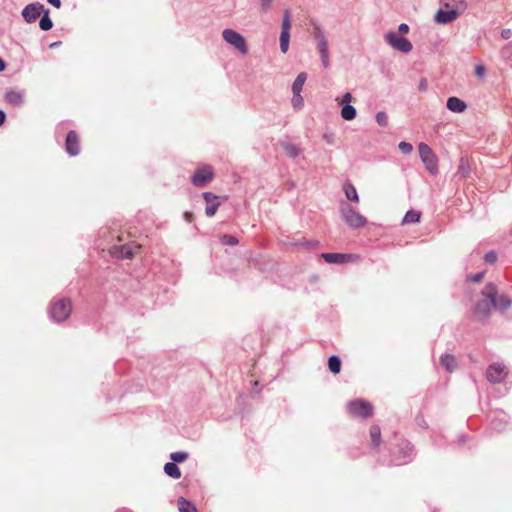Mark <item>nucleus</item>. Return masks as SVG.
Instances as JSON below:
<instances>
[{
	"label": "nucleus",
	"mask_w": 512,
	"mask_h": 512,
	"mask_svg": "<svg viewBox=\"0 0 512 512\" xmlns=\"http://www.w3.org/2000/svg\"><path fill=\"white\" fill-rule=\"evenodd\" d=\"M441 5L446 10L459 11V15L467 9L465 0H441Z\"/></svg>",
	"instance_id": "18"
},
{
	"label": "nucleus",
	"mask_w": 512,
	"mask_h": 512,
	"mask_svg": "<svg viewBox=\"0 0 512 512\" xmlns=\"http://www.w3.org/2000/svg\"><path fill=\"white\" fill-rule=\"evenodd\" d=\"M5 69V63L2 59H0V72Z\"/></svg>",
	"instance_id": "50"
},
{
	"label": "nucleus",
	"mask_w": 512,
	"mask_h": 512,
	"mask_svg": "<svg viewBox=\"0 0 512 512\" xmlns=\"http://www.w3.org/2000/svg\"><path fill=\"white\" fill-rule=\"evenodd\" d=\"M420 218H421V213L416 211V210H409L403 220H402V224H413V223H417L420 221Z\"/></svg>",
	"instance_id": "26"
},
{
	"label": "nucleus",
	"mask_w": 512,
	"mask_h": 512,
	"mask_svg": "<svg viewBox=\"0 0 512 512\" xmlns=\"http://www.w3.org/2000/svg\"><path fill=\"white\" fill-rule=\"evenodd\" d=\"M482 293L485 297L491 299L493 307L499 310H506L511 305V301L505 295H497V289L492 283L487 284Z\"/></svg>",
	"instance_id": "6"
},
{
	"label": "nucleus",
	"mask_w": 512,
	"mask_h": 512,
	"mask_svg": "<svg viewBox=\"0 0 512 512\" xmlns=\"http://www.w3.org/2000/svg\"><path fill=\"white\" fill-rule=\"evenodd\" d=\"M48 2L53 5L54 7L56 8H59L60 5H61V1L60 0H48Z\"/></svg>",
	"instance_id": "48"
},
{
	"label": "nucleus",
	"mask_w": 512,
	"mask_h": 512,
	"mask_svg": "<svg viewBox=\"0 0 512 512\" xmlns=\"http://www.w3.org/2000/svg\"><path fill=\"white\" fill-rule=\"evenodd\" d=\"M440 363L449 372L454 371L457 367L456 358L450 354L443 355L440 359Z\"/></svg>",
	"instance_id": "23"
},
{
	"label": "nucleus",
	"mask_w": 512,
	"mask_h": 512,
	"mask_svg": "<svg viewBox=\"0 0 512 512\" xmlns=\"http://www.w3.org/2000/svg\"><path fill=\"white\" fill-rule=\"evenodd\" d=\"M5 119H6L5 113L2 110H0V126L3 125V123L5 122Z\"/></svg>",
	"instance_id": "49"
},
{
	"label": "nucleus",
	"mask_w": 512,
	"mask_h": 512,
	"mask_svg": "<svg viewBox=\"0 0 512 512\" xmlns=\"http://www.w3.org/2000/svg\"><path fill=\"white\" fill-rule=\"evenodd\" d=\"M341 117L344 120L351 121L356 117V109L350 104L342 106Z\"/></svg>",
	"instance_id": "27"
},
{
	"label": "nucleus",
	"mask_w": 512,
	"mask_h": 512,
	"mask_svg": "<svg viewBox=\"0 0 512 512\" xmlns=\"http://www.w3.org/2000/svg\"><path fill=\"white\" fill-rule=\"evenodd\" d=\"M501 36L504 39H509L512 36V30L511 29H504V30H502Z\"/></svg>",
	"instance_id": "45"
},
{
	"label": "nucleus",
	"mask_w": 512,
	"mask_h": 512,
	"mask_svg": "<svg viewBox=\"0 0 512 512\" xmlns=\"http://www.w3.org/2000/svg\"><path fill=\"white\" fill-rule=\"evenodd\" d=\"M398 30L401 34H407L409 32V26L405 23L399 25Z\"/></svg>",
	"instance_id": "44"
},
{
	"label": "nucleus",
	"mask_w": 512,
	"mask_h": 512,
	"mask_svg": "<svg viewBox=\"0 0 512 512\" xmlns=\"http://www.w3.org/2000/svg\"><path fill=\"white\" fill-rule=\"evenodd\" d=\"M223 39L238 50L242 55L248 53V46L245 38L233 29H225L222 32Z\"/></svg>",
	"instance_id": "5"
},
{
	"label": "nucleus",
	"mask_w": 512,
	"mask_h": 512,
	"mask_svg": "<svg viewBox=\"0 0 512 512\" xmlns=\"http://www.w3.org/2000/svg\"><path fill=\"white\" fill-rule=\"evenodd\" d=\"M272 3V0H261V5L264 10H267Z\"/></svg>",
	"instance_id": "46"
},
{
	"label": "nucleus",
	"mask_w": 512,
	"mask_h": 512,
	"mask_svg": "<svg viewBox=\"0 0 512 512\" xmlns=\"http://www.w3.org/2000/svg\"><path fill=\"white\" fill-rule=\"evenodd\" d=\"M184 218L187 222H192L193 220V213L192 212H185Z\"/></svg>",
	"instance_id": "47"
},
{
	"label": "nucleus",
	"mask_w": 512,
	"mask_h": 512,
	"mask_svg": "<svg viewBox=\"0 0 512 512\" xmlns=\"http://www.w3.org/2000/svg\"><path fill=\"white\" fill-rule=\"evenodd\" d=\"M164 471L169 477L173 479H179L181 477V471L174 462L166 463L164 465Z\"/></svg>",
	"instance_id": "24"
},
{
	"label": "nucleus",
	"mask_w": 512,
	"mask_h": 512,
	"mask_svg": "<svg viewBox=\"0 0 512 512\" xmlns=\"http://www.w3.org/2000/svg\"><path fill=\"white\" fill-rule=\"evenodd\" d=\"M39 26L42 30L48 31L52 28L53 23L52 20L49 17V10H44V15L40 19Z\"/></svg>",
	"instance_id": "30"
},
{
	"label": "nucleus",
	"mask_w": 512,
	"mask_h": 512,
	"mask_svg": "<svg viewBox=\"0 0 512 512\" xmlns=\"http://www.w3.org/2000/svg\"><path fill=\"white\" fill-rule=\"evenodd\" d=\"M353 100V96L351 93L349 92H346L345 94H343V96L341 98H336V101L344 106V105H347V104H350V102Z\"/></svg>",
	"instance_id": "39"
},
{
	"label": "nucleus",
	"mask_w": 512,
	"mask_h": 512,
	"mask_svg": "<svg viewBox=\"0 0 512 512\" xmlns=\"http://www.w3.org/2000/svg\"><path fill=\"white\" fill-rule=\"evenodd\" d=\"M66 152L71 156H76L80 152V141L75 131H69L65 142Z\"/></svg>",
	"instance_id": "14"
},
{
	"label": "nucleus",
	"mask_w": 512,
	"mask_h": 512,
	"mask_svg": "<svg viewBox=\"0 0 512 512\" xmlns=\"http://www.w3.org/2000/svg\"><path fill=\"white\" fill-rule=\"evenodd\" d=\"M426 83H425V80H422L421 83H420V86L421 87H425Z\"/></svg>",
	"instance_id": "51"
},
{
	"label": "nucleus",
	"mask_w": 512,
	"mask_h": 512,
	"mask_svg": "<svg viewBox=\"0 0 512 512\" xmlns=\"http://www.w3.org/2000/svg\"><path fill=\"white\" fill-rule=\"evenodd\" d=\"M141 245L136 242H129L124 245L113 246L110 253L119 259H132L141 250Z\"/></svg>",
	"instance_id": "8"
},
{
	"label": "nucleus",
	"mask_w": 512,
	"mask_h": 512,
	"mask_svg": "<svg viewBox=\"0 0 512 512\" xmlns=\"http://www.w3.org/2000/svg\"><path fill=\"white\" fill-rule=\"evenodd\" d=\"M459 16V11H452L441 8L435 14L434 19L439 24H448L455 21Z\"/></svg>",
	"instance_id": "16"
},
{
	"label": "nucleus",
	"mask_w": 512,
	"mask_h": 512,
	"mask_svg": "<svg viewBox=\"0 0 512 512\" xmlns=\"http://www.w3.org/2000/svg\"><path fill=\"white\" fill-rule=\"evenodd\" d=\"M398 147L403 154H410L413 150V146L410 143L404 141L400 142Z\"/></svg>",
	"instance_id": "40"
},
{
	"label": "nucleus",
	"mask_w": 512,
	"mask_h": 512,
	"mask_svg": "<svg viewBox=\"0 0 512 512\" xmlns=\"http://www.w3.org/2000/svg\"><path fill=\"white\" fill-rule=\"evenodd\" d=\"M385 40L393 49L402 53H409L412 50L410 41L398 36L395 32H388L385 35Z\"/></svg>",
	"instance_id": "9"
},
{
	"label": "nucleus",
	"mask_w": 512,
	"mask_h": 512,
	"mask_svg": "<svg viewBox=\"0 0 512 512\" xmlns=\"http://www.w3.org/2000/svg\"><path fill=\"white\" fill-rule=\"evenodd\" d=\"M343 190H344L345 196L348 200L353 201L355 203H359V196H358L357 190L352 183H350V182L344 183Z\"/></svg>",
	"instance_id": "21"
},
{
	"label": "nucleus",
	"mask_w": 512,
	"mask_h": 512,
	"mask_svg": "<svg viewBox=\"0 0 512 512\" xmlns=\"http://www.w3.org/2000/svg\"><path fill=\"white\" fill-rule=\"evenodd\" d=\"M203 198L207 203V207L205 209V214L208 217H212L216 214L218 207L220 206L219 196L211 193V192H204Z\"/></svg>",
	"instance_id": "15"
},
{
	"label": "nucleus",
	"mask_w": 512,
	"mask_h": 512,
	"mask_svg": "<svg viewBox=\"0 0 512 512\" xmlns=\"http://www.w3.org/2000/svg\"><path fill=\"white\" fill-rule=\"evenodd\" d=\"M282 148L290 158H295L299 155V149L294 144L283 143Z\"/></svg>",
	"instance_id": "32"
},
{
	"label": "nucleus",
	"mask_w": 512,
	"mask_h": 512,
	"mask_svg": "<svg viewBox=\"0 0 512 512\" xmlns=\"http://www.w3.org/2000/svg\"><path fill=\"white\" fill-rule=\"evenodd\" d=\"M321 257L327 263H335V264L354 262V261H358L360 259L359 255H357V254H342V253H323L321 255Z\"/></svg>",
	"instance_id": "11"
},
{
	"label": "nucleus",
	"mask_w": 512,
	"mask_h": 512,
	"mask_svg": "<svg viewBox=\"0 0 512 512\" xmlns=\"http://www.w3.org/2000/svg\"><path fill=\"white\" fill-rule=\"evenodd\" d=\"M376 121L380 126H387L388 125V116L385 112H378L376 115Z\"/></svg>",
	"instance_id": "38"
},
{
	"label": "nucleus",
	"mask_w": 512,
	"mask_h": 512,
	"mask_svg": "<svg viewBox=\"0 0 512 512\" xmlns=\"http://www.w3.org/2000/svg\"><path fill=\"white\" fill-rule=\"evenodd\" d=\"M300 93L301 92H293L292 105L295 109H300L304 104L303 97Z\"/></svg>",
	"instance_id": "35"
},
{
	"label": "nucleus",
	"mask_w": 512,
	"mask_h": 512,
	"mask_svg": "<svg viewBox=\"0 0 512 512\" xmlns=\"http://www.w3.org/2000/svg\"><path fill=\"white\" fill-rule=\"evenodd\" d=\"M42 12H44V5L36 2L27 5L22 11V16L28 23H32L39 18Z\"/></svg>",
	"instance_id": "13"
},
{
	"label": "nucleus",
	"mask_w": 512,
	"mask_h": 512,
	"mask_svg": "<svg viewBox=\"0 0 512 512\" xmlns=\"http://www.w3.org/2000/svg\"><path fill=\"white\" fill-rule=\"evenodd\" d=\"M220 241L223 245H237L238 244V239L232 235H223L221 238H220Z\"/></svg>",
	"instance_id": "36"
},
{
	"label": "nucleus",
	"mask_w": 512,
	"mask_h": 512,
	"mask_svg": "<svg viewBox=\"0 0 512 512\" xmlns=\"http://www.w3.org/2000/svg\"><path fill=\"white\" fill-rule=\"evenodd\" d=\"M291 21H290V13L288 10L285 11L284 17L282 20L281 33H290Z\"/></svg>",
	"instance_id": "34"
},
{
	"label": "nucleus",
	"mask_w": 512,
	"mask_h": 512,
	"mask_svg": "<svg viewBox=\"0 0 512 512\" xmlns=\"http://www.w3.org/2000/svg\"><path fill=\"white\" fill-rule=\"evenodd\" d=\"M170 458L174 462L181 463V462H184L188 458V454L186 452H173V453H171Z\"/></svg>",
	"instance_id": "37"
},
{
	"label": "nucleus",
	"mask_w": 512,
	"mask_h": 512,
	"mask_svg": "<svg viewBox=\"0 0 512 512\" xmlns=\"http://www.w3.org/2000/svg\"><path fill=\"white\" fill-rule=\"evenodd\" d=\"M485 67L483 65H478L476 66L475 68V74L479 77V78H482L485 74Z\"/></svg>",
	"instance_id": "42"
},
{
	"label": "nucleus",
	"mask_w": 512,
	"mask_h": 512,
	"mask_svg": "<svg viewBox=\"0 0 512 512\" xmlns=\"http://www.w3.org/2000/svg\"><path fill=\"white\" fill-rule=\"evenodd\" d=\"M348 413L353 417L369 418L373 414V406L362 399H356L348 403Z\"/></svg>",
	"instance_id": "4"
},
{
	"label": "nucleus",
	"mask_w": 512,
	"mask_h": 512,
	"mask_svg": "<svg viewBox=\"0 0 512 512\" xmlns=\"http://www.w3.org/2000/svg\"><path fill=\"white\" fill-rule=\"evenodd\" d=\"M470 173V164L468 159L461 158L458 165V174H460L462 177L468 176Z\"/></svg>",
	"instance_id": "31"
},
{
	"label": "nucleus",
	"mask_w": 512,
	"mask_h": 512,
	"mask_svg": "<svg viewBox=\"0 0 512 512\" xmlns=\"http://www.w3.org/2000/svg\"><path fill=\"white\" fill-rule=\"evenodd\" d=\"M370 438L375 448H378L381 443V430L379 426L372 425L369 430Z\"/></svg>",
	"instance_id": "25"
},
{
	"label": "nucleus",
	"mask_w": 512,
	"mask_h": 512,
	"mask_svg": "<svg viewBox=\"0 0 512 512\" xmlns=\"http://www.w3.org/2000/svg\"><path fill=\"white\" fill-rule=\"evenodd\" d=\"M179 512H198L196 506L184 497H179L177 500Z\"/></svg>",
	"instance_id": "22"
},
{
	"label": "nucleus",
	"mask_w": 512,
	"mask_h": 512,
	"mask_svg": "<svg viewBox=\"0 0 512 512\" xmlns=\"http://www.w3.org/2000/svg\"><path fill=\"white\" fill-rule=\"evenodd\" d=\"M508 371L505 366L500 364H491L486 372L487 379L493 383H499L505 379Z\"/></svg>",
	"instance_id": "12"
},
{
	"label": "nucleus",
	"mask_w": 512,
	"mask_h": 512,
	"mask_svg": "<svg viewBox=\"0 0 512 512\" xmlns=\"http://www.w3.org/2000/svg\"><path fill=\"white\" fill-rule=\"evenodd\" d=\"M72 312V302L68 298L56 299L51 302L49 313L56 322L67 320Z\"/></svg>",
	"instance_id": "1"
},
{
	"label": "nucleus",
	"mask_w": 512,
	"mask_h": 512,
	"mask_svg": "<svg viewBox=\"0 0 512 512\" xmlns=\"http://www.w3.org/2000/svg\"><path fill=\"white\" fill-rule=\"evenodd\" d=\"M341 219L352 229H359L367 224V219L350 205L340 208Z\"/></svg>",
	"instance_id": "2"
},
{
	"label": "nucleus",
	"mask_w": 512,
	"mask_h": 512,
	"mask_svg": "<svg viewBox=\"0 0 512 512\" xmlns=\"http://www.w3.org/2000/svg\"><path fill=\"white\" fill-rule=\"evenodd\" d=\"M328 368L333 374H338L341 369V361L337 356H331L328 360Z\"/></svg>",
	"instance_id": "29"
},
{
	"label": "nucleus",
	"mask_w": 512,
	"mask_h": 512,
	"mask_svg": "<svg viewBox=\"0 0 512 512\" xmlns=\"http://www.w3.org/2000/svg\"><path fill=\"white\" fill-rule=\"evenodd\" d=\"M466 107V103L457 97H450L447 100V108L452 112L462 113Z\"/></svg>",
	"instance_id": "20"
},
{
	"label": "nucleus",
	"mask_w": 512,
	"mask_h": 512,
	"mask_svg": "<svg viewBox=\"0 0 512 512\" xmlns=\"http://www.w3.org/2000/svg\"><path fill=\"white\" fill-rule=\"evenodd\" d=\"M214 178V172L211 166L204 165L196 169L193 177L192 183L196 187H203L207 183L211 182Z\"/></svg>",
	"instance_id": "10"
},
{
	"label": "nucleus",
	"mask_w": 512,
	"mask_h": 512,
	"mask_svg": "<svg viewBox=\"0 0 512 512\" xmlns=\"http://www.w3.org/2000/svg\"><path fill=\"white\" fill-rule=\"evenodd\" d=\"M497 260V254L493 251L491 252H488L486 255H485V261L488 262V263H494L495 261Z\"/></svg>",
	"instance_id": "41"
},
{
	"label": "nucleus",
	"mask_w": 512,
	"mask_h": 512,
	"mask_svg": "<svg viewBox=\"0 0 512 512\" xmlns=\"http://www.w3.org/2000/svg\"><path fill=\"white\" fill-rule=\"evenodd\" d=\"M313 37L317 41V48L320 53L322 64L325 68H327L330 64L328 41L325 37L324 32L318 25L314 26Z\"/></svg>",
	"instance_id": "7"
},
{
	"label": "nucleus",
	"mask_w": 512,
	"mask_h": 512,
	"mask_svg": "<svg viewBox=\"0 0 512 512\" xmlns=\"http://www.w3.org/2000/svg\"><path fill=\"white\" fill-rule=\"evenodd\" d=\"M4 98L13 107H20L24 103V94L21 91L9 90L5 93Z\"/></svg>",
	"instance_id": "17"
},
{
	"label": "nucleus",
	"mask_w": 512,
	"mask_h": 512,
	"mask_svg": "<svg viewBox=\"0 0 512 512\" xmlns=\"http://www.w3.org/2000/svg\"><path fill=\"white\" fill-rule=\"evenodd\" d=\"M290 33H281L280 35V49L283 53H286L289 48Z\"/></svg>",
	"instance_id": "33"
},
{
	"label": "nucleus",
	"mask_w": 512,
	"mask_h": 512,
	"mask_svg": "<svg viewBox=\"0 0 512 512\" xmlns=\"http://www.w3.org/2000/svg\"><path fill=\"white\" fill-rule=\"evenodd\" d=\"M483 277H484V273L481 272V273H477V274L469 276V279L473 282H480V281H482Z\"/></svg>",
	"instance_id": "43"
},
{
	"label": "nucleus",
	"mask_w": 512,
	"mask_h": 512,
	"mask_svg": "<svg viewBox=\"0 0 512 512\" xmlns=\"http://www.w3.org/2000/svg\"><path fill=\"white\" fill-rule=\"evenodd\" d=\"M419 156L425 165L426 169L435 174L438 171V158L433 150L426 144L420 143L418 146Z\"/></svg>",
	"instance_id": "3"
},
{
	"label": "nucleus",
	"mask_w": 512,
	"mask_h": 512,
	"mask_svg": "<svg viewBox=\"0 0 512 512\" xmlns=\"http://www.w3.org/2000/svg\"><path fill=\"white\" fill-rule=\"evenodd\" d=\"M306 79L307 75L305 72L299 73L292 84V92H301Z\"/></svg>",
	"instance_id": "28"
},
{
	"label": "nucleus",
	"mask_w": 512,
	"mask_h": 512,
	"mask_svg": "<svg viewBox=\"0 0 512 512\" xmlns=\"http://www.w3.org/2000/svg\"><path fill=\"white\" fill-rule=\"evenodd\" d=\"M492 306H493V304L491 303V299L486 297L485 300L478 302V304L476 305L475 314L479 318H484V317L488 316Z\"/></svg>",
	"instance_id": "19"
}]
</instances>
